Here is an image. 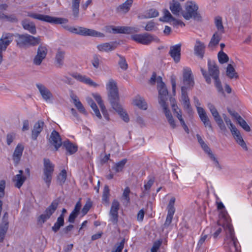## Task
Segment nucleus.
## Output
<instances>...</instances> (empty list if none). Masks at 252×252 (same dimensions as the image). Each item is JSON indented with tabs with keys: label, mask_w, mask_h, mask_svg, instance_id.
<instances>
[{
	"label": "nucleus",
	"mask_w": 252,
	"mask_h": 252,
	"mask_svg": "<svg viewBox=\"0 0 252 252\" xmlns=\"http://www.w3.org/2000/svg\"><path fill=\"white\" fill-rule=\"evenodd\" d=\"M106 89L108 93V99L112 108L118 112L125 122H128L129 121L128 116L119 103L118 89L116 81L112 79H109L106 85Z\"/></svg>",
	"instance_id": "obj_1"
},
{
	"label": "nucleus",
	"mask_w": 252,
	"mask_h": 252,
	"mask_svg": "<svg viewBox=\"0 0 252 252\" xmlns=\"http://www.w3.org/2000/svg\"><path fill=\"white\" fill-rule=\"evenodd\" d=\"M208 73L203 68L200 69L206 83L210 84L211 83V78H212L214 80L215 85L218 92L224 94L221 83L219 77V68L215 61H211L210 59L208 60Z\"/></svg>",
	"instance_id": "obj_2"
},
{
	"label": "nucleus",
	"mask_w": 252,
	"mask_h": 252,
	"mask_svg": "<svg viewBox=\"0 0 252 252\" xmlns=\"http://www.w3.org/2000/svg\"><path fill=\"white\" fill-rule=\"evenodd\" d=\"M222 219H220L217 223L215 228L216 231L213 234L214 238L217 237L222 231V227L226 233L225 241L231 244L234 247L236 246V239L234 236V232L232 224L229 221V218L224 214L222 215Z\"/></svg>",
	"instance_id": "obj_3"
},
{
	"label": "nucleus",
	"mask_w": 252,
	"mask_h": 252,
	"mask_svg": "<svg viewBox=\"0 0 252 252\" xmlns=\"http://www.w3.org/2000/svg\"><path fill=\"white\" fill-rule=\"evenodd\" d=\"M16 40L17 45L20 48H27L39 44L41 41L39 36L34 37L28 34L16 35Z\"/></svg>",
	"instance_id": "obj_4"
},
{
	"label": "nucleus",
	"mask_w": 252,
	"mask_h": 252,
	"mask_svg": "<svg viewBox=\"0 0 252 252\" xmlns=\"http://www.w3.org/2000/svg\"><path fill=\"white\" fill-rule=\"evenodd\" d=\"M63 28L71 33L82 36L93 37H103L104 34L93 29H87L82 27H74L68 25H62Z\"/></svg>",
	"instance_id": "obj_5"
},
{
	"label": "nucleus",
	"mask_w": 252,
	"mask_h": 252,
	"mask_svg": "<svg viewBox=\"0 0 252 252\" xmlns=\"http://www.w3.org/2000/svg\"><path fill=\"white\" fill-rule=\"evenodd\" d=\"M54 164L49 158H44L43 176L42 178L46 184L47 188H49L51 185L53 174L54 171Z\"/></svg>",
	"instance_id": "obj_6"
},
{
	"label": "nucleus",
	"mask_w": 252,
	"mask_h": 252,
	"mask_svg": "<svg viewBox=\"0 0 252 252\" xmlns=\"http://www.w3.org/2000/svg\"><path fill=\"white\" fill-rule=\"evenodd\" d=\"M198 6L195 2L187 1L185 4V10L183 11L182 15L187 20L193 18L195 20H199L201 18L198 13Z\"/></svg>",
	"instance_id": "obj_7"
},
{
	"label": "nucleus",
	"mask_w": 252,
	"mask_h": 252,
	"mask_svg": "<svg viewBox=\"0 0 252 252\" xmlns=\"http://www.w3.org/2000/svg\"><path fill=\"white\" fill-rule=\"evenodd\" d=\"M27 15L33 19L51 24H62L66 23L68 22V20L65 18L54 17L49 15H43L36 13L28 12Z\"/></svg>",
	"instance_id": "obj_8"
},
{
	"label": "nucleus",
	"mask_w": 252,
	"mask_h": 252,
	"mask_svg": "<svg viewBox=\"0 0 252 252\" xmlns=\"http://www.w3.org/2000/svg\"><path fill=\"white\" fill-rule=\"evenodd\" d=\"M131 38L133 40L144 45H148L154 41L159 40L156 36L147 32L132 35Z\"/></svg>",
	"instance_id": "obj_9"
},
{
	"label": "nucleus",
	"mask_w": 252,
	"mask_h": 252,
	"mask_svg": "<svg viewBox=\"0 0 252 252\" xmlns=\"http://www.w3.org/2000/svg\"><path fill=\"white\" fill-rule=\"evenodd\" d=\"M58 202H52V203L46 208L44 213L39 216L37 219L38 222L41 224L44 223L55 212L58 207Z\"/></svg>",
	"instance_id": "obj_10"
},
{
	"label": "nucleus",
	"mask_w": 252,
	"mask_h": 252,
	"mask_svg": "<svg viewBox=\"0 0 252 252\" xmlns=\"http://www.w3.org/2000/svg\"><path fill=\"white\" fill-rule=\"evenodd\" d=\"M158 89L159 94V103L162 107L167 106L166 101L168 98V92L165 84L161 80V78H160V82L158 86Z\"/></svg>",
	"instance_id": "obj_11"
},
{
	"label": "nucleus",
	"mask_w": 252,
	"mask_h": 252,
	"mask_svg": "<svg viewBox=\"0 0 252 252\" xmlns=\"http://www.w3.org/2000/svg\"><path fill=\"white\" fill-rule=\"evenodd\" d=\"M106 30L109 32L113 33H126L130 34L138 32L139 30L136 28L129 27H115L110 26L106 27Z\"/></svg>",
	"instance_id": "obj_12"
},
{
	"label": "nucleus",
	"mask_w": 252,
	"mask_h": 252,
	"mask_svg": "<svg viewBox=\"0 0 252 252\" xmlns=\"http://www.w3.org/2000/svg\"><path fill=\"white\" fill-rule=\"evenodd\" d=\"M183 83L187 88H192L194 85L193 75L189 68L186 67L183 72Z\"/></svg>",
	"instance_id": "obj_13"
},
{
	"label": "nucleus",
	"mask_w": 252,
	"mask_h": 252,
	"mask_svg": "<svg viewBox=\"0 0 252 252\" xmlns=\"http://www.w3.org/2000/svg\"><path fill=\"white\" fill-rule=\"evenodd\" d=\"M120 208V203L117 200H114L109 212L110 221L113 224H117L118 222V210Z\"/></svg>",
	"instance_id": "obj_14"
},
{
	"label": "nucleus",
	"mask_w": 252,
	"mask_h": 252,
	"mask_svg": "<svg viewBox=\"0 0 252 252\" xmlns=\"http://www.w3.org/2000/svg\"><path fill=\"white\" fill-rule=\"evenodd\" d=\"M9 227L8 214L5 212L0 223V242L3 241L6 233Z\"/></svg>",
	"instance_id": "obj_15"
},
{
	"label": "nucleus",
	"mask_w": 252,
	"mask_h": 252,
	"mask_svg": "<svg viewBox=\"0 0 252 252\" xmlns=\"http://www.w3.org/2000/svg\"><path fill=\"white\" fill-rule=\"evenodd\" d=\"M14 35L9 32L3 33L0 38V52L5 51L13 39Z\"/></svg>",
	"instance_id": "obj_16"
},
{
	"label": "nucleus",
	"mask_w": 252,
	"mask_h": 252,
	"mask_svg": "<svg viewBox=\"0 0 252 252\" xmlns=\"http://www.w3.org/2000/svg\"><path fill=\"white\" fill-rule=\"evenodd\" d=\"M181 46V43H179L170 47L169 55L175 63H178L180 61Z\"/></svg>",
	"instance_id": "obj_17"
},
{
	"label": "nucleus",
	"mask_w": 252,
	"mask_h": 252,
	"mask_svg": "<svg viewBox=\"0 0 252 252\" xmlns=\"http://www.w3.org/2000/svg\"><path fill=\"white\" fill-rule=\"evenodd\" d=\"M36 86L42 96V98L46 102H49L53 100V95L51 91L44 85L36 84Z\"/></svg>",
	"instance_id": "obj_18"
},
{
	"label": "nucleus",
	"mask_w": 252,
	"mask_h": 252,
	"mask_svg": "<svg viewBox=\"0 0 252 252\" xmlns=\"http://www.w3.org/2000/svg\"><path fill=\"white\" fill-rule=\"evenodd\" d=\"M49 142L50 144L54 146L56 151H57L63 144L59 132L55 130L51 133L49 138Z\"/></svg>",
	"instance_id": "obj_19"
},
{
	"label": "nucleus",
	"mask_w": 252,
	"mask_h": 252,
	"mask_svg": "<svg viewBox=\"0 0 252 252\" xmlns=\"http://www.w3.org/2000/svg\"><path fill=\"white\" fill-rule=\"evenodd\" d=\"M71 75L77 80L89 85L91 86L97 87L98 85L94 82L91 78L86 75H82L78 73H73Z\"/></svg>",
	"instance_id": "obj_20"
},
{
	"label": "nucleus",
	"mask_w": 252,
	"mask_h": 252,
	"mask_svg": "<svg viewBox=\"0 0 252 252\" xmlns=\"http://www.w3.org/2000/svg\"><path fill=\"white\" fill-rule=\"evenodd\" d=\"M44 125V123L41 120H39L34 124L32 130L31 137L32 140H36L37 139V137L43 130Z\"/></svg>",
	"instance_id": "obj_21"
},
{
	"label": "nucleus",
	"mask_w": 252,
	"mask_h": 252,
	"mask_svg": "<svg viewBox=\"0 0 252 252\" xmlns=\"http://www.w3.org/2000/svg\"><path fill=\"white\" fill-rule=\"evenodd\" d=\"M205 47L203 42L198 39L196 40L194 47V54L200 58L203 59L205 53Z\"/></svg>",
	"instance_id": "obj_22"
},
{
	"label": "nucleus",
	"mask_w": 252,
	"mask_h": 252,
	"mask_svg": "<svg viewBox=\"0 0 252 252\" xmlns=\"http://www.w3.org/2000/svg\"><path fill=\"white\" fill-rule=\"evenodd\" d=\"M117 45L118 44L115 42H106L98 44L96 47L100 52H109L115 50Z\"/></svg>",
	"instance_id": "obj_23"
},
{
	"label": "nucleus",
	"mask_w": 252,
	"mask_h": 252,
	"mask_svg": "<svg viewBox=\"0 0 252 252\" xmlns=\"http://www.w3.org/2000/svg\"><path fill=\"white\" fill-rule=\"evenodd\" d=\"M24 149V146L22 144H18L14 151L12 155V159L15 164H17L19 163L23 152Z\"/></svg>",
	"instance_id": "obj_24"
},
{
	"label": "nucleus",
	"mask_w": 252,
	"mask_h": 252,
	"mask_svg": "<svg viewBox=\"0 0 252 252\" xmlns=\"http://www.w3.org/2000/svg\"><path fill=\"white\" fill-rule=\"evenodd\" d=\"M231 132L237 143L240 145L243 149L245 150H247L248 148L246 144L243 140L240 131L236 128V127L233 128V129H231Z\"/></svg>",
	"instance_id": "obj_25"
},
{
	"label": "nucleus",
	"mask_w": 252,
	"mask_h": 252,
	"mask_svg": "<svg viewBox=\"0 0 252 252\" xmlns=\"http://www.w3.org/2000/svg\"><path fill=\"white\" fill-rule=\"evenodd\" d=\"M169 8L172 13L176 15L179 16L183 12L182 7L180 2L177 0H172L170 2Z\"/></svg>",
	"instance_id": "obj_26"
},
{
	"label": "nucleus",
	"mask_w": 252,
	"mask_h": 252,
	"mask_svg": "<svg viewBox=\"0 0 252 252\" xmlns=\"http://www.w3.org/2000/svg\"><path fill=\"white\" fill-rule=\"evenodd\" d=\"M22 25L25 30L28 31L32 34H34L36 33L35 25L33 22L25 19L22 22Z\"/></svg>",
	"instance_id": "obj_27"
},
{
	"label": "nucleus",
	"mask_w": 252,
	"mask_h": 252,
	"mask_svg": "<svg viewBox=\"0 0 252 252\" xmlns=\"http://www.w3.org/2000/svg\"><path fill=\"white\" fill-rule=\"evenodd\" d=\"M221 34L219 32H215L212 36L208 45V48L213 49L219 43L221 39Z\"/></svg>",
	"instance_id": "obj_28"
},
{
	"label": "nucleus",
	"mask_w": 252,
	"mask_h": 252,
	"mask_svg": "<svg viewBox=\"0 0 252 252\" xmlns=\"http://www.w3.org/2000/svg\"><path fill=\"white\" fill-rule=\"evenodd\" d=\"M65 52L59 49L55 56V63L58 67H62L64 63Z\"/></svg>",
	"instance_id": "obj_29"
},
{
	"label": "nucleus",
	"mask_w": 252,
	"mask_h": 252,
	"mask_svg": "<svg viewBox=\"0 0 252 252\" xmlns=\"http://www.w3.org/2000/svg\"><path fill=\"white\" fill-rule=\"evenodd\" d=\"M198 115L201 121L203 122L204 126L209 127L210 129H212V126L210 121L207 115V114L204 110L200 109L198 110Z\"/></svg>",
	"instance_id": "obj_30"
},
{
	"label": "nucleus",
	"mask_w": 252,
	"mask_h": 252,
	"mask_svg": "<svg viewBox=\"0 0 252 252\" xmlns=\"http://www.w3.org/2000/svg\"><path fill=\"white\" fill-rule=\"evenodd\" d=\"M63 146L69 155L74 154L78 150L77 146L71 143L69 140L64 141L63 143Z\"/></svg>",
	"instance_id": "obj_31"
},
{
	"label": "nucleus",
	"mask_w": 252,
	"mask_h": 252,
	"mask_svg": "<svg viewBox=\"0 0 252 252\" xmlns=\"http://www.w3.org/2000/svg\"><path fill=\"white\" fill-rule=\"evenodd\" d=\"M226 75L230 79H237L239 75L231 64H228L226 68Z\"/></svg>",
	"instance_id": "obj_32"
},
{
	"label": "nucleus",
	"mask_w": 252,
	"mask_h": 252,
	"mask_svg": "<svg viewBox=\"0 0 252 252\" xmlns=\"http://www.w3.org/2000/svg\"><path fill=\"white\" fill-rule=\"evenodd\" d=\"M64 216L63 215L61 214L57 218L56 222L52 227V231L55 233L57 232L60 230V228L63 226L64 224Z\"/></svg>",
	"instance_id": "obj_33"
},
{
	"label": "nucleus",
	"mask_w": 252,
	"mask_h": 252,
	"mask_svg": "<svg viewBox=\"0 0 252 252\" xmlns=\"http://www.w3.org/2000/svg\"><path fill=\"white\" fill-rule=\"evenodd\" d=\"M132 3L133 0H126L117 8L118 11L123 13H127L129 10Z\"/></svg>",
	"instance_id": "obj_34"
},
{
	"label": "nucleus",
	"mask_w": 252,
	"mask_h": 252,
	"mask_svg": "<svg viewBox=\"0 0 252 252\" xmlns=\"http://www.w3.org/2000/svg\"><path fill=\"white\" fill-rule=\"evenodd\" d=\"M71 97L73 100L74 105L78 111L83 114H86V110L81 102L78 99V97L76 95L73 94L71 95Z\"/></svg>",
	"instance_id": "obj_35"
},
{
	"label": "nucleus",
	"mask_w": 252,
	"mask_h": 252,
	"mask_svg": "<svg viewBox=\"0 0 252 252\" xmlns=\"http://www.w3.org/2000/svg\"><path fill=\"white\" fill-rule=\"evenodd\" d=\"M162 108L166 118L167 119L168 122L169 123L170 126L172 128H175L176 126V125L174 121V120L170 113V110L168 109L167 106Z\"/></svg>",
	"instance_id": "obj_36"
},
{
	"label": "nucleus",
	"mask_w": 252,
	"mask_h": 252,
	"mask_svg": "<svg viewBox=\"0 0 252 252\" xmlns=\"http://www.w3.org/2000/svg\"><path fill=\"white\" fill-rule=\"evenodd\" d=\"M81 0H72V10L74 17L77 18L79 16V6Z\"/></svg>",
	"instance_id": "obj_37"
},
{
	"label": "nucleus",
	"mask_w": 252,
	"mask_h": 252,
	"mask_svg": "<svg viewBox=\"0 0 252 252\" xmlns=\"http://www.w3.org/2000/svg\"><path fill=\"white\" fill-rule=\"evenodd\" d=\"M215 24L218 30L217 32L221 34L224 33V28L222 25V18L218 16L215 18Z\"/></svg>",
	"instance_id": "obj_38"
},
{
	"label": "nucleus",
	"mask_w": 252,
	"mask_h": 252,
	"mask_svg": "<svg viewBox=\"0 0 252 252\" xmlns=\"http://www.w3.org/2000/svg\"><path fill=\"white\" fill-rule=\"evenodd\" d=\"M158 14L159 13L157 10L154 8H152L147 10L141 16L142 18L148 19L156 17L158 15Z\"/></svg>",
	"instance_id": "obj_39"
},
{
	"label": "nucleus",
	"mask_w": 252,
	"mask_h": 252,
	"mask_svg": "<svg viewBox=\"0 0 252 252\" xmlns=\"http://www.w3.org/2000/svg\"><path fill=\"white\" fill-rule=\"evenodd\" d=\"M110 196V189L108 186L105 185L103 191L102 200L103 203L108 205L109 203V197Z\"/></svg>",
	"instance_id": "obj_40"
},
{
	"label": "nucleus",
	"mask_w": 252,
	"mask_h": 252,
	"mask_svg": "<svg viewBox=\"0 0 252 252\" xmlns=\"http://www.w3.org/2000/svg\"><path fill=\"white\" fill-rule=\"evenodd\" d=\"M134 104L139 108L146 110L147 108V105L145 100L141 97L137 96L133 101Z\"/></svg>",
	"instance_id": "obj_41"
},
{
	"label": "nucleus",
	"mask_w": 252,
	"mask_h": 252,
	"mask_svg": "<svg viewBox=\"0 0 252 252\" xmlns=\"http://www.w3.org/2000/svg\"><path fill=\"white\" fill-rule=\"evenodd\" d=\"M175 202V198L174 197H171V199H170L169 204H168L167 206V216L173 217V215L175 212V208L174 207Z\"/></svg>",
	"instance_id": "obj_42"
},
{
	"label": "nucleus",
	"mask_w": 252,
	"mask_h": 252,
	"mask_svg": "<svg viewBox=\"0 0 252 252\" xmlns=\"http://www.w3.org/2000/svg\"><path fill=\"white\" fill-rule=\"evenodd\" d=\"M26 177L24 176H21L20 174H17L14 176L13 180L15 183V186L18 188H20L26 180Z\"/></svg>",
	"instance_id": "obj_43"
},
{
	"label": "nucleus",
	"mask_w": 252,
	"mask_h": 252,
	"mask_svg": "<svg viewBox=\"0 0 252 252\" xmlns=\"http://www.w3.org/2000/svg\"><path fill=\"white\" fill-rule=\"evenodd\" d=\"M126 161L127 159L126 158L122 159L115 164L114 166L113 167V169L115 170L116 173L122 171Z\"/></svg>",
	"instance_id": "obj_44"
},
{
	"label": "nucleus",
	"mask_w": 252,
	"mask_h": 252,
	"mask_svg": "<svg viewBox=\"0 0 252 252\" xmlns=\"http://www.w3.org/2000/svg\"><path fill=\"white\" fill-rule=\"evenodd\" d=\"M66 176V170L65 169L62 170L57 177V182L60 185L62 186L65 183Z\"/></svg>",
	"instance_id": "obj_45"
},
{
	"label": "nucleus",
	"mask_w": 252,
	"mask_h": 252,
	"mask_svg": "<svg viewBox=\"0 0 252 252\" xmlns=\"http://www.w3.org/2000/svg\"><path fill=\"white\" fill-rule=\"evenodd\" d=\"M218 58L220 63L223 64L229 61V57L223 51H220L218 54Z\"/></svg>",
	"instance_id": "obj_46"
},
{
	"label": "nucleus",
	"mask_w": 252,
	"mask_h": 252,
	"mask_svg": "<svg viewBox=\"0 0 252 252\" xmlns=\"http://www.w3.org/2000/svg\"><path fill=\"white\" fill-rule=\"evenodd\" d=\"M173 18L167 9H164L163 10V16L162 17L160 18L159 20L164 22H168L171 21Z\"/></svg>",
	"instance_id": "obj_47"
},
{
	"label": "nucleus",
	"mask_w": 252,
	"mask_h": 252,
	"mask_svg": "<svg viewBox=\"0 0 252 252\" xmlns=\"http://www.w3.org/2000/svg\"><path fill=\"white\" fill-rule=\"evenodd\" d=\"M101 57L97 54H94L91 60V63L95 69H98L100 64Z\"/></svg>",
	"instance_id": "obj_48"
},
{
	"label": "nucleus",
	"mask_w": 252,
	"mask_h": 252,
	"mask_svg": "<svg viewBox=\"0 0 252 252\" xmlns=\"http://www.w3.org/2000/svg\"><path fill=\"white\" fill-rule=\"evenodd\" d=\"M117 55L120 58V60L118 62V64L120 67L123 70H127L128 68V64L126 63L125 58L119 54H117Z\"/></svg>",
	"instance_id": "obj_49"
},
{
	"label": "nucleus",
	"mask_w": 252,
	"mask_h": 252,
	"mask_svg": "<svg viewBox=\"0 0 252 252\" xmlns=\"http://www.w3.org/2000/svg\"><path fill=\"white\" fill-rule=\"evenodd\" d=\"M238 123L239 124V125L246 131H250L251 128L250 126L248 125L247 122L245 121V120L243 119L241 117H238Z\"/></svg>",
	"instance_id": "obj_50"
},
{
	"label": "nucleus",
	"mask_w": 252,
	"mask_h": 252,
	"mask_svg": "<svg viewBox=\"0 0 252 252\" xmlns=\"http://www.w3.org/2000/svg\"><path fill=\"white\" fill-rule=\"evenodd\" d=\"M47 52L48 50L45 46L40 45L37 49V54L42 58H45Z\"/></svg>",
	"instance_id": "obj_51"
},
{
	"label": "nucleus",
	"mask_w": 252,
	"mask_h": 252,
	"mask_svg": "<svg viewBox=\"0 0 252 252\" xmlns=\"http://www.w3.org/2000/svg\"><path fill=\"white\" fill-rule=\"evenodd\" d=\"M154 180L153 179H150L148 182L147 183H146L145 185H144V189H145V190L143 191L142 194L140 195V197H143L144 196L145 194H146V193H148V192H146V191H149L150 189V188H151V187L152 186V185H153L154 184Z\"/></svg>",
	"instance_id": "obj_52"
},
{
	"label": "nucleus",
	"mask_w": 252,
	"mask_h": 252,
	"mask_svg": "<svg viewBox=\"0 0 252 252\" xmlns=\"http://www.w3.org/2000/svg\"><path fill=\"white\" fill-rule=\"evenodd\" d=\"M0 18L11 22H17L18 21L16 16L14 15L7 16L2 13L0 14Z\"/></svg>",
	"instance_id": "obj_53"
},
{
	"label": "nucleus",
	"mask_w": 252,
	"mask_h": 252,
	"mask_svg": "<svg viewBox=\"0 0 252 252\" xmlns=\"http://www.w3.org/2000/svg\"><path fill=\"white\" fill-rule=\"evenodd\" d=\"M16 134L15 132L8 133L6 135V143L10 145L12 142L15 139Z\"/></svg>",
	"instance_id": "obj_54"
},
{
	"label": "nucleus",
	"mask_w": 252,
	"mask_h": 252,
	"mask_svg": "<svg viewBox=\"0 0 252 252\" xmlns=\"http://www.w3.org/2000/svg\"><path fill=\"white\" fill-rule=\"evenodd\" d=\"M130 190L128 187H126L123 193V197L126 201L127 203H129L130 198L129 196Z\"/></svg>",
	"instance_id": "obj_55"
},
{
	"label": "nucleus",
	"mask_w": 252,
	"mask_h": 252,
	"mask_svg": "<svg viewBox=\"0 0 252 252\" xmlns=\"http://www.w3.org/2000/svg\"><path fill=\"white\" fill-rule=\"evenodd\" d=\"M187 87L186 86H182L181 87L182 91V98L183 101H185L186 100L188 101L189 100V98L188 96V94L187 92Z\"/></svg>",
	"instance_id": "obj_56"
},
{
	"label": "nucleus",
	"mask_w": 252,
	"mask_h": 252,
	"mask_svg": "<svg viewBox=\"0 0 252 252\" xmlns=\"http://www.w3.org/2000/svg\"><path fill=\"white\" fill-rule=\"evenodd\" d=\"M93 97L97 102L98 104L99 105L100 108H104L105 105H104L103 101L101 99V97L100 95L97 94H93Z\"/></svg>",
	"instance_id": "obj_57"
},
{
	"label": "nucleus",
	"mask_w": 252,
	"mask_h": 252,
	"mask_svg": "<svg viewBox=\"0 0 252 252\" xmlns=\"http://www.w3.org/2000/svg\"><path fill=\"white\" fill-rule=\"evenodd\" d=\"M5 188V182L4 180L0 181V200L4 196V189Z\"/></svg>",
	"instance_id": "obj_58"
},
{
	"label": "nucleus",
	"mask_w": 252,
	"mask_h": 252,
	"mask_svg": "<svg viewBox=\"0 0 252 252\" xmlns=\"http://www.w3.org/2000/svg\"><path fill=\"white\" fill-rule=\"evenodd\" d=\"M81 207V203L80 201H78L75 205L74 208L71 212V214L75 215L78 216L79 214Z\"/></svg>",
	"instance_id": "obj_59"
},
{
	"label": "nucleus",
	"mask_w": 252,
	"mask_h": 252,
	"mask_svg": "<svg viewBox=\"0 0 252 252\" xmlns=\"http://www.w3.org/2000/svg\"><path fill=\"white\" fill-rule=\"evenodd\" d=\"M223 118L224 119V120L227 125V126H228L229 128L231 130V129H233V128H235L236 127L235 126H234L232 123H231V121L230 119L228 118L226 115L223 114Z\"/></svg>",
	"instance_id": "obj_60"
},
{
	"label": "nucleus",
	"mask_w": 252,
	"mask_h": 252,
	"mask_svg": "<svg viewBox=\"0 0 252 252\" xmlns=\"http://www.w3.org/2000/svg\"><path fill=\"white\" fill-rule=\"evenodd\" d=\"M207 238L208 235L204 234V233L203 232L201 235V237L197 244V247L198 248H200L202 246V245L205 242Z\"/></svg>",
	"instance_id": "obj_61"
},
{
	"label": "nucleus",
	"mask_w": 252,
	"mask_h": 252,
	"mask_svg": "<svg viewBox=\"0 0 252 252\" xmlns=\"http://www.w3.org/2000/svg\"><path fill=\"white\" fill-rule=\"evenodd\" d=\"M214 162V164L217 168L220 170L222 169L221 165L220 164L217 158L215 157L214 154H211V155L209 157Z\"/></svg>",
	"instance_id": "obj_62"
},
{
	"label": "nucleus",
	"mask_w": 252,
	"mask_h": 252,
	"mask_svg": "<svg viewBox=\"0 0 252 252\" xmlns=\"http://www.w3.org/2000/svg\"><path fill=\"white\" fill-rule=\"evenodd\" d=\"M92 205L90 203H87L81 210V213L83 216L85 215L90 209Z\"/></svg>",
	"instance_id": "obj_63"
},
{
	"label": "nucleus",
	"mask_w": 252,
	"mask_h": 252,
	"mask_svg": "<svg viewBox=\"0 0 252 252\" xmlns=\"http://www.w3.org/2000/svg\"><path fill=\"white\" fill-rule=\"evenodd\" d=\"M161 244V242L159 241L155 242L151 248V252H157V251L159 249Z\"/></svg>",
	"instance_id": "obj_64"
}]
</instances>
